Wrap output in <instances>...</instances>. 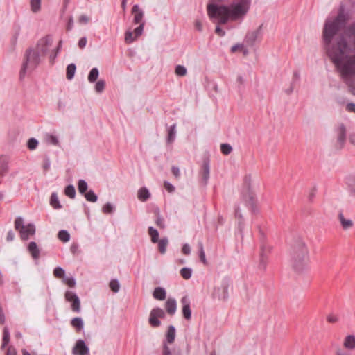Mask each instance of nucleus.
Wrapping results in <instances>:
<instances>
[{"mask_svg":"<svg viewBox=\"0 0 355 355\" xmlns=\"http://www.w3.org/2000/svg\"><path fill=\"white\" fill-rule=\"evenodd\" d=\"M53 275L57 278H64L65 272L61 267H56L53 270Z\"/></svg>","mask_w":355,"mask_h":355,"instance_id":"c03bdc74","label":"nucleus"},{"mask_svg":"<svg viewBox=\"0 0 355 355\" xmlns=\"http://www.w3.org/2000/svg\"><path fill=\"white\" fill-rule=\"evenodd\" d=\"M42 58L34 48H29L26 51L24 60L19 73L21 80L24 78L28 68L33 70L39 65Z\"/></svg>","mask_w":355,"mask_h":355,"instance_id":"20e7f679","label":"nucleus"},{"mask_svg":"<svg viewBox=\"0 0 355 355\" xmlns=\"http://www.w3.org/2000/svg\"><path fill=\"white\" fill-rule=\"evenodd\" d=\"M58 237L60 241L65 243L69 241L70 234L67 230H62L59 231L58 234Z\"/></svg>","mask_w":355,"mask_h":355,"instance_id":"7c9ffc66","label":"nucleus"},{"mask_svg":"<svg viewBox=\"0 0 355 355\" xmlns=\"http://www.w3.org/2000/svg\"><path fill=\"white\" fill-rule=\"evenodd\" d=\"M71 309L73 311L79 313L80 311V301L78 296H76L71 302Z\"/></svg>","mask_w":355,"mask_h":355,"instance_id":"f704fd0d","label":"nucleus"},{"mask_svg":"<svg viewBox=\"0 0 355 355\" xmlns=\"http://www.w3.org/2000/svg\"><path fill=\"white\" fill-rule=\"evenodd\" d=\"M343 346L349 350L355 349V335L347 336L344 339Z\"/></svg>","mask_w":355,"mask_h":355,"instance_id":"f3484780","label":"nucleus"},{"mask_svg":"<svg viewBox=\"0 0 355 355\" xmlns=\"http://www.w3.org/2000/svg\"><path fill=\"white\" fill-rule=\"evenodd\" d=\"M347 110L349 112H354L355 113V103H350L347 105Z\"/></svg>","mask_w":355,"mask_h":355,"instance_id":"69168bd1","label":"nucleus"},{"mask_svg":"<svg viewBox=\"0 0 355 355\" xmlns=\"http://www.w3.org/2000/svg\"><path fill=\"white\" fill-rule=\"evenodd\" d=\"M180 273L184 279H189L192 275V270L190 268H182L180 270Z\"/></svg>","mask_w":355,"mask_h":355,"instance_id":"e433bc0d","label":"nucleus"},{"mask_svg":"<svg viewBox=\"0 0 355 355\" xmlns=\"http://www.w3.org/2000/svg\"><path fill=\"white\" fill-rule=\"evenodd\" d=\"M71 324L74 327L76 331H80L84 327V322L81 318L76 317L71 320Z\"/></svg>","mask_w":355,"mask_h":355,"instance_id":"412c9836","label":"nucleus"},{"mask_svg":"<svg viewBox=\"0 0 355 355\" xmlns=\"http://www.w3.org/2000/svg\"><path fill=\"white\" fill-rule=\"evenodd\" d=\"M6 355H17L15 348L12 346H9Z\"/></svg>","mask_w":355,"mask_h":355,"instance_id":"bf43d9fd","label":"nucleus"},{"mask_svg":"<svg viewBox=\"0 0 355 355\" xmlns=\"http://www.w3.org/2000/svg\"><path fill=\"white\" fill-rule=\"evenodd\" d=\"M53 37L51 35H46L38 40L35 48H34L40 55L44 58L49 52V48L52 46Z\"/></svg>","mask_w":355,"mask_h":355,"instance_id":"423d86ee","label":"nucleus"},{"mask_svg":"<svg viewBox=\"0 0 355 355\" xmlns=\"http://www.w3.org/2000/svg\"><path fill=\"white\" fill-rule=\"evenodd\" d=\"M84 196L86 200L89 202H95L98 200L97 195H96L92 190H89L88 192H86Z\"/></svg>","mask_w":355,"mask_h":355,"instance_id":"c9c22d12","label":"nucleus"},{"mask_svg":"<svg viewBox=\"0 0 355 355\" xmlns=\"http://www.w3.org/2000/svg\"><path fill=\"white\" fill-rule=\"evenodd\" d=\"M64 296L67 301L71 302L78 295L72 291H67Z\"/></svg>","mask_w":355,"mask_h":355,"instance_id":"3c124183","label":"nucleus"},{"mask_svg":"<svg viewBox=\"0 0 355 355\" xmlns=\"http://www.w3.org/2000/svg\"><path fill=\"white\" fill-rule=\"evenodd\" d=\"M182 253L185 255H189L191 253V248L189 244L185 243L182 248Z\"/></svg>","mask_w":355,"mask_h":355,"instance_id":"6e6d98bb","label":"nucleus"},{"mask_svg":"<svg viewBox=\"0 0 355 355\" xmlns=\"http://www.w3.org/2000/svg\"><path fill=\"white\" fill-rule=\"evenodd\" d=\"M51 167V160L50 158L47 155L44 156L42 168L45 172L49 170Z\"/></svg>","mask_w":355,"mask_h":355,"instance_id":"49530a36","label":"nucleus"},{"mask_svg":"<svg viewBox=\"0 0 355 355\" xmlns=\"http://www.w3.org/2000/svg\"><path fill=\"white\" fill-rule=\"evenodd\" d=\"M76 69V67L75 64H70L67 67V78L68 80H71L75 74V71Z\"/></svg>","mask_w":355,"mask_h":355,"instance_id":"c756f323","label":"nucleus"},{"mask_svg":"<svg viewBox=\"0 0 355 355\" xmlns=\"http://www.w3.org/2000/svg\"><path fill=\"white\" fill-rule=\"evenodd\" d=\"M164 188L169 192L173 193L175 191V187L170 182L165 181L164 182Z\"/></svg>","mask_w":355,"mask_h":355,"instance_id":"864d4df0","label":"nucleus"},{"mask_svg":"<svg viewBox=\"0 0 355 355\" xmlns=\"http://www.w3.org/2000/svg\"><path fill=\"white\" fill-rule=\"evenodd\" d=\"M162 355H173L171 352L169 347L166 345H164L163 354Z\"/></svg>","mask_w":355,"mask_h":355,"instance_id":"338daca9","label":"nucleus"},{"mask_svg":"<svg viewBox=\"0 0 355 355\" xmlns=\"http://www.w3.org/2000/svg\"><path fill=\"white\" fill-rule=\"evenodd\" d=\"M99 71L96 67L92 68L88 75V81L89 83H94L98 78Z\"/></svg>","mask_w":355,"mask_h":355,"instance_id":"bb28decb","label":"nucleus"},{"mask_svg":"<svg viewBox=\"0 0 355 355\" xmlns=\"http://www.w3.org/2000/svg\"><path fill=\"white\" fill-rule=\"evenodd\" d=\"M14 238H15V233L12 230H10L8 232L6 241L8 242H10V241H13Z\"/></svg>","mask_w":355,"mask_h":355,"instance_id":"680f3d73","label":"nucleus"},{"mask_svg":"<svg viewBox=\"0 0 355 355\" xmlns=\"http://www.w3.org/2000/svg\"><path fill=\"white\" fill-rule=\"evenodd\" d=\"M349 140L352 145L355 146V133H352L349 135Z\"/></svg>","mask_w":355,"mask_h":355,"instance_id":"774afa93","label":"nucleus"},{"mask_svg":"<svg viewBox=\"0 0 355 355\" xmlns=\"http://www.w3.org/2000/svg\"><path fill=\"white\" fill-rule=\"evenodd\" d=\"M41 0H31V10L37 12L40 10Z\"/></svg>","mask_w":355,"mask_h":355,"instance_id":"ea45409f","label":"nucleus"},{"mask_svg":"<svg viewBox=\"0 0 355 355\" xmlns=\"http://www.w3.org/2000/svg\"><path fill=\"white\" fill-rule=\"evenodd\" d=\"M165 309L170 315H173L177 309L176 300L173 298H168L165 303Z\"/></svg>","mask_w":355,"mask_h":355,"instance_id":"2eb2a0df","label":"nucleus"},{"mask_svg":"<svg viewBox=\"0 0 355 355\" xmlns=\"http://www.w3.org/2000/svg\"><path fill=\"white\" fill-rule=\"evenodd\" d=\"M50 204L51 205L56 209L62 208V205L60 203L58 200V197L56 193H53L51 196L50 198Z\"/></svg>","mask_w":355,"mask_h":355,"instance_id":"a878e982","label":"nucleus"},{"mask_svg":"<svg viewBox=\"0 0 355 355\" xmlns=\"http://www.w3.org/2000/svg\"><path fill=\"white\" fill-rule=\"evenodd\" d=\"M28 251L34 259H37L40 257V250L35 242L31 241L28 246Z\"/></svg>","mask_w":355,"mask_h":355,"instance_id":"a211bd4d","label":"nucleus"},{"mask_svg":"<svg viewBox=\"0 0 355 355\" xmlns=\"http://www.w3.org/2000/svg\"><path fill=\"white\" fill-rule=\"evenodd\" d=\"M155 224L157 225V227H159L161 229H164L165 227L164 218L160 216H158L157 217Z\"/></svg>","mask_w":355,"mask_h":355,"instance_id":"603ef678","label":"nucleus"},{"mask_svg":"<svg viewBox=\"0 0 355 355\" xmlns=\"http://www.w3.org/2000/svg\"><path fill=\"white\" fill-rule=\"evenodd\" d=\"M212 1L218 3L225 1V0ZM250 4V0H234V2L229 6L209 4L207 13L211 19H218L219 24H225L229 20L242 19L248 13Z\"/></svg>","mask_w":355,"mask_h":355,"instance_id":"f03ea898","label":"nucleus"},{"mask_svg":"<svg viewBox=\"0 0 355 355\" xmlns=\"http://www.w3.org/2000/svg\"><path fill=\"white\" fill-rule=\"evenodd\" d=\"M215 32L220 37H223L225 35V32L219 26H216Z\"/></svg>","mask_w":355,"mask_h":355,"instance_id":"e2e57ef3","label":"nucleus"},{"mask_svg":"<svg viewBox=\"0 0 355 355\" xmlns=\"http://www.w3.org/2000/svg\"><path fill=\"white\" fill-rule=\"evenodd\" d=\"M64 193L69 198L73 199L76 196L75 187L71 184L67 186L64 189Z\"/></svg>","mask_w":355,"mask_h":355,"instance_id":"2f4dec72","label":"nucleus"},{"mask_svg":"<svg viewBox=\"0 0 355 355\" xmlns=\"http://www.w3.org/2000/svg\"><path fill=\"white\" fill-rule=\"evenodd\" d=\"M210 168H209V159H205L202 164V179L205 184H207L209 178Z\"/></svg>","mask_w":355,"mask_h":355,"instance_id":"4468645a","label":"nucleus"},{"mask_svg":"<svg viewBox=\"0 0 355 355\" xmlns=\"http://www.w3.org/2000/svg\"><path fill=\"white\" fill-rule=\"evenodd\" d=\"M181 303L182 304V315L183 317L187 320H189L191 318V310L190 307V301L187 296H184L181 299Z\"/></svg>","mask_w":355,"mask_h":355,"instance_id":"f8f14e48","label":"nucleus"},{"mask_svg":"<svg viewBox=\"0 0 355 355\" xmlns=\"http://www.w3.org/2000/svg\"><path fill=\"white\" fill-rule=\"evenodd\" d=\"M10 341V332L8 327H4L3 331V339H2V345L1 348H4L8 345Z\"/></svg>","mask_w":355,"mask_h":355,"instance_id":"c85d7f7f","label":"nucleus"},{"mask_svg":"<svg viewBox=\"0 0 355 355\" xmlns=\"http://www.w3.org/2000/svg\"><path fill=\"white\" fill-rule=\"evenodd\" d=\"M291 264L293 269L301 272L306 270L309 263V250L302 239L296 240L291 250Z\"/></svg>","mask_w":355,"mask_h":355,"instance_id":"7ed1b4c3","label":"nucleus"},{"mask_svg":"<svg viewBox=\"0 0 355 355\" xmlns=\"http://www.w3.org/2000/svg\"><path fill=\"white\" fill-rule=\"evenodd\" d=\"M327 320L329 322L334 323L338 321V318L336 316L333 315H329L327 316Z\"/></svg>","mask_w":355,"mask_h":355,"instance_id":"0e129e2a","label":"nucleus"},{"mask_svg":"<svg viewBox=\"0 0 355 355\" xmlns=\"http://www.w3.org/2000/svg\"><path fill=\"white\" fill-rule=\"evenodd\" d=\"M132 13L134 15L133 17V23L135 24L144 23L142 21L144 17V12L141 9L139 8V6L136 4L134 5L132 8Z\"/></svg>","mask_w":355,"mask_h":355,"instance_id":"ddd939ff","label":"nucleus"},{"mask_svg":"<svg viewBox=\"0 0 355 355\" xmlns=\"http://www.w3.org/2000/svg\"><path fill=\"white\" fill-rule=\"evenodd\" d=\"M220 150L225 155H228L232 153V147L229 144H222L220 145Z\"/></svg>","mask_w":355,"mask_h":355,"instance_id":"a19ab883","label":"nucleus"},{"mask_svg":"<svg viewBox=\"0 0 355 355\" xmlns=\"http://www.w3.org/2000/svg\"><path fill=\"white\" fill-rule=\"evenodd\" d=\"M262 26L261 24L256 30L250 31L246 34L245 41L248 45L253 46L257 40L261 38Z\"/></svg>","mask_w":355,"mask_h":355,"instance_id":"1a4fd4ad","label":"nucleus"},{"mask_svg":"<svg viewBox=\"0 0 355 355\" xmlns=\"http://www.w3.org/2000/svg\"><path fill=\"white\" fill-rule=\"evenodd\" d=\"M338 218L341 224L342 227L344 230H349L353 227L354 223H353L352 220L350 219H346L344 217L343 212H341V211L339 212V214L338 215Z\"/></svg>","mask_w":355,"mask_h":355,"instance_id":"dca6fc26","label":"nucleus"},{"mask_svg":"<svg viewBox=\"0 0 355 355\" xmlns=\"http://www.w3.org/2000/svg\"><path fill=\"white\" fill-rule=\"evenodd\" d=\"M220 289L222 290V295H218V299L223 300H226L228 298V285L226 283L223 284L221 286V288H218L217 289L216 288L215 289L214 295H216L217 291H219Z\"/></svg>","mask_w":355,"mask_h":355,"instance_id":"4be33fe9","label":"nucleus"},{"mask_svg":"<svg viewBox=\"0 0 355 355\" xmlns=\"http://www.w3.org/2000/svg\"><path fill=\"white\" fill-rule=\"evenodd\" d=\"M148 234L150 236L151 241L154 243H157L159 241V232L158 231L153 228V227H150L148 228Z\"/></svg>","mask_w":355,"mask_h":355,"instance_id":"cd10ccee","label":"nucleus"},{"mask_svg":"<svg viewBox=\"0 0 355 355\" xmlns=\"http://www.w3.org/2000/svg\"><path fill=\"white\" fill-rule=\"evenodd\" d=\"M198 245V250H199L200 259V261L205 265H207V261L206 257H205V251H204L203 244H202V242H199Z\"/></svg>","mask_w":355,"mask_h":355,"instance_id":"72a5a7b5","label":"nucleus"},{"mask_svg":"<svg viewBox=\"0 0 355 355\" xmlns=\"http://www.w3.org/2000/svg\"><path fill=\"white\" fill-rule=\"evenodd\" d=\"M150 196L149 191L146 187H142L138 191V198L142 202H146Z\"/></svg>","mask_w":355,"mask_h":355,"instance_id":"5701e85b","label":"nucleus"},{"mask_svg":"<svg viewBox=\"0 0 355 355\" xmlns=\"http://www.w3.org/2000/svg\"><path fill=\"white\" fill-rule=\"evenodd\" d=\"M336 141L334 144V148L336 150H341L344 148L346 141L347 130L345 125L340 123L336 128Z\"/></svg>","mask_w":355,"mask_h":355,"instance_id":"0eeeda50","label":"nucleus"},{"mask_svg":"<svg viewBox=\"0 0 355 355\" xmlns=\"http://www.w3.org/2000/svg\"><path fill=\"white\" fill-rule=\"evenodd\" d=\"M110 288L114 293H117L120 288V284L117 279H112L110 282Z\"/></svg>","mask_w":355,"mask_h":355,"instance_id":"79ce46f5","label":"nucleus"},{"mask_svg":"<svg viewBox=\"0 0 355 355\" xmlns=\"http://www.w3.org/2000/svg\"><path fill=\"white\" fill-rule=\"evenodd\" d=\"M105 87V82L103 80H99L95 85V91L97 93H102Z\"/></svg>","mask_w":355,"mask_h":355,"instance_id":"58836bf2","label":"nucleus"},{"mask_svg":"<svg viewBox=\"0 0 355 355\" xmlns=\"http://www.w3.org/2000/svg\"><path fill=\"white\" fill-rule=\"evenodd\" d=\"M87 44V38L85 37H81L78 41V46L80 49L85 47Z\"/></svg>","mask_w":355,"mask_h":355,"instance_id":"4d7b16f0","label":"nucleus"},{"mask_svg":"<svg viewBox=\"0 0 355 355\" xmlns=\"http://www.w3.org/2000/svg\"><path fill=\"white\" fill-rule=\"evenodd\" d=\"M270 251V247L262 246L261 252L260 253V261L259 264V268L262 270H265L266 269L267 263H268V254Z\"/></svg>","mask_w":355,"mask_h":355,"instance_id":"9b49d317","label":"nucleus"},{"mask_svg":"<svg viewBox=\"0 0 355 355\" xmlns=\"http://www.w3.org/2000/svg\"><path fill=\"white\" fill-rule=\"evenodd\" d=\"M175 338V329L174 326L170 325L166 333V340L168 343H173Z\"/></svg>","mask_w":355,"mask_h":355,"instance_id":"393cba45","label":"nucleus"},{"mask_svg":"<svg viewBox=\"0 0 355 355\" xmlns=\"http://www.w3.org/2000/svg\"><path fill=\"white\" fill-rule=\"evenodd\" d=\"M144 28V23H141L138 27L134 30V34L137 39L142 34Z\"/></svg>","mask_w":355,"mask_h":355,"instance_id":"09e8293b","label":"nucleus"},{"mask_svg":"<svg viewBox=\"0 0 355 355\" xmlns=\"http://www.w3.org/2000/svg\"><path fill=\"white\" fill-rule=\"evenodd\" d=\"M153 295L156 300H164L166 297V293L164 288L157 287L154 290Z\"/></svg>","mask_w":355,"mask_h":355,"instance_id":"aec40b11","label":"nucleus"},{"mask_svg":"<svg viewBox=\"0 0 355 355\" xmlns=\"http://www.w3.org/2000/svg\"><path fill=\"white\" fill-rule=\"evenodd\" d=\"M48 141L55 146L58 145L59 143L58 138L52 135H48Z\"/></svg>","mask_w":355,"mask_h":355,"instance_id":"5fc2aeb1","label":"nucleus"},{"mask_svg":"<svg viewBox=\"0 0 355 355\" xmlns=\"http://www.w3.org/2000/svg\"><path fill=\"white\" fill-rule=\"evenodd\" d=\"M175 73L179 76H184L187 74V69L182 65H178L175 67Z\"/></svg>","mask_w":355,"mask_h":355,"instance_id":"a18cd8bd","label":"nucleus"},{"mask_svg":"<svg viewBox=\"0 0 355 355\" xmlns=\"http://www.w3.org/2000/svg\"><path fill=\"white\" fill-rule=\"evenodd\" d=\"M103 212L105 214H111L114 211V207L113 205L110 203L107 202L103 207Z\"/></svg>","mask_w":355,"mask_h":355,"instance_id":"de8ad7c7","label":"nucleus"},{"mask_svg":"<svg viewBox=\"0 0 355 355\" xmlns=\"http://www.w3.org/2000/svg\"><path fill=\"white\" fill-rule=\"evenodd\" d=\"M335 355H351L349 352H345L343 349L338 347L336 350Z\"/></svg>","mask_w":355,"mask_h":355,"instance_id":"052dcab7","label":"nucleus"},{"mask_svg":"<svg viewBox=\"0 0 355 355\" xmlns=\"http://www.w3.org/2000/svg\"><path fill=\"white\" fill-rule=\"evenodd\" d=\"M135 40H137V37H135V35L133 32L130 31H127L125 33V42L127 44H131Z\"/></svg>","mask_w":355,"mask_h":355,"instance_id":"4c0bfd02","label":"nucleus"},{"mask_svg":"<svg viewBox=\"0 0 355 355\" xmlns=\"http://www.w3.org/2000/svg\"><path fill=\"white\" fill-rule=\"evenodd\" d=\"M64 282L69 287L73 288L76 285V280L73 277H65L63 279Z\"/></svg>","mask_w":355,"mask_h":355,"instance_id":"8fccbe9b","label":"nucleus"},{"mask_svg":"<svg viewBox=\"0 0 355 355\" xmlns=\"http://www.w3.org/2000/svg\"><path fill=\"white\" fill-rule=\"evenodd\" d=\"M15 227L20 233L22 240H27L31 235L35 233V227L33 224L24 225V220L21 217H17L15 221Z\"/></svg>","mask_w":355,"mask_h":355,"instance_id":"39448f33","label":"nucleus"},{"mask_svg":"<svg viewBox=\"0 0 355 355\" xmlns=\"http://www.w3.org/2000/svg\"><path fill=\"white\" fill-rule=\"evenodd\" d=\"M171 172L173 174V175L175 177V178H179L180 177V169L177 166H172L171 168Z\"/></svg>","mask_w":355,"mask_h":355,"instance_id":"13d9d810","label":"nucleus"},{"mask_svg":"<svg viewBox=\"0 0 355 355\" xmlns=\"http://www.w3.org/2000/svg\"><path fill=\"white\" fill-rule=\"evenodd\" d=\"M176 135V124L170 126L168 130V135L166 137V143L168 144H172L175 139Z\"/></svg>","mask_w":355,"mask_h":355,"instance_id":"6ab92c4d","label":"nucleus"},{"mask_svg":"<svg viewBox=\"0 0 355 355\" xmlns=\"http://www.w3.org/2000/svg\"><path fill=\"white\" fill-rule=\"evenodd\" d=\"M38 146V141L35 138H30L27 142V147L29 150H33L36 149Z\"/></svg>","mask_w":355,"mask_h":355,"instance_id":"37998d69","label":"nucleus"},{"mask_svg":"<svg viewBox=\"0 0 355 355\" xmlns=\"http://www.w3.org/2000/svg\"><path fill=\"white\" fill-rule=\"evenodd\" d=\"M157 243L159 252L162 254H165L166 252V247L168 244V239L166 237L162 238Z\"/></svg>","mask_w":355,"mask_h":355,"instance_id":"b1692460","label":"nucleus"},{"mask_svg":"<svg viewBox=\"0 0 355 355\" xmlns=\"http://www.w3.org/2000/svg\"><path fill=\"white\" fill-rule=\"evenodd\" d=\"M78 192L84 195L87 190V183L84 180H80L78 182Z\"/></svg>","mask_w":355,"mask_h":355,"instance_id":"473e14b6","label":"nucleus"},{"mask_svg":"<svg viewBox=\"0 0 355 355\" xmlns=\"http://www.w3.org/2000/svg\"><path fill=\"white\" fill-rule=\"evenodd\" d=\"M73 355H90L89 348L83 340H78L72 349Z\"/></svg>","mask_w":355,"mask_h":355,"instance_id":"9d476101","label":"nucleus"},{"mask_svg":"<svg viewBox=\"0 0 355 355\" xmlns=\"http://www.w3.org/2000/svg\"><path fill=\"white\" fill-rule=\"evenodd\" d=\"M349 19L341 5L336 17L325 20L322 42L327 56L355 96V21L346 26Z\"/></svg>","mask_w":355,"mask_h":355,"instance_id":"f257e3e1","label":"nucleus"},{"mask_svg":"<svg viewBox=\"0 0 355 355\" xmlns=\"http://www.w3.org/2000/svg\"><path fill=\"white\" fill-rule=\"evenodd\" d=\"M165 316V312L162 309L154 308L150 311L148 322L152 327H158L161 325L159 318H164Z\"/></svg>","mask_w":355,"mask_h":355,"instance_id":"6e6552de","label":"nucleus"}]
</instances>
